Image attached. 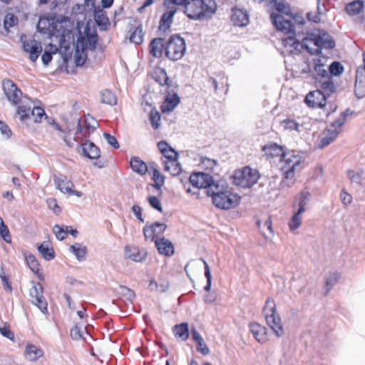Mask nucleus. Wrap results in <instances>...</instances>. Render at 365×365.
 <instances>
[{
    "instance_id": "nucleus-1",
    "label": "nucleus",
    "mask_w": 365,
    "mask_h": 365,
    "mask_svg": "<svg viewBox=\"0 0 365 365\" xmlns=\"http://www.w3.org/2000/svg\"><path fill=\"white\" fill-rule=\"evenodd\" d=\"M262 151L267 159L280 157L281 160L284 162V165L281 168L284 175V180L282 181V185L290 187L294 183L295 168L300 163V157L294 155L288 157L284 148L276 143H269L264 145L262 148Z\"/></svg>"
},
{
    "instance_id": "nucleus-2",
    "label": "nucleus",
    "mask_w": 365,
    "mask_h": 365,
    "mask_svg": "<svg viewBox=\"0 0 365 365\" xmlns=\"http://www.w3.org/2000/svg\"><path fill=\"white\" fill-rule=\"evenodd\" d=\"M270 19L276 29L284 34L295 35V25L302 26L305 24L304 17L299 14H293L284 16L282 14L272 13Z\"/></svg>"
},
{
    "instance_id": "nucleus-3",
    "label": "nucleus",
    "mask_w": 365,
    "mask_h": 365,
    "mask_svg": "<svg viewBox=\"0 0 365 365\" xmlns=\"http://www.w3.org/2000/svg\"><path fill=\"white\" fill-rule=\"evenodd\" d=\"M263 312L267 325L272 329L275 335L278 337L283 336L284 331L282 320L279 315L276 312V304L274 299L268 298L266 300Z\"/></svg>"
},
{
    "instance_id": "nucleus-4",
    "label": "nucleus",
    "mask_w": 365,
    "mask_h": 365,
    "mask_svg": "<svg viewBox=\"0 0 365 365\" xmlns=\"http://www.w3.org/2000/svg\"><path fill=\"white\" fill-rule=\"evenodd\" d=\"M185 41L179 34L172 35L165 43V53L172 61L181 59L185 52Z\"/></svg>"
},
{
    "instance_id": "nucleus-5",
    "label": "nucleus",
    "mask_w": 365,
    "mask_h": 365,
    "mask_svg": "<svg viewBox=\"0 0 365 365\" xmlns=\"http://www.w3.org/2000/svg\"><path fill=\"white\" fill-rule=\"evenodd\" d=\"M260 175L256 169L249 166L236 170L232 176L233 183L243 188H249L256 184Z\"/></svg>"
},
{
    "instance_id": "nucleus-6",
    "label": "nucleus",
    "mask_w": 365,
    "mask_h": 365,
    "mask_svg": "<svg viewBox=\"0 0 365 365\" xmlns=\"http://www.w3.org/2000/svg\"><path fill=\"white\" fill-rule=\"evenodd\" d=\"M240 196L231 191L230 189L214 197L212 203L218 208L229 210L237 207L240 202Z\"/></svg>"
},
{
    "instance_id": "nucleus-7",
    "label": "nucleus",
    "mask_w": 365,
    "mask_h": 365,
    "mask_svg": "<svg viewBox=\"0 0 365 365\" xmlns=\"http://www.w3.org/2000/svg\"><path fill=\"white\" fill-rule=\"evenodd\" d=\"M185 14L190 19H202L205 17V2L203 0H186Z\"/></svg>"
},
{
    "instance_id": "nucleus-8",
    "label": "nucleus",
    "mask_w": 365,
    "mask_h": 365,
    "mask_svg": "<svg viewBox=\"0 0 365 365\" xmlns=\"http://www.w3.org/2000/svg\"><path fill=\"white\" fill-rule=\"evenodd\" d=\"M4 92L7 99L14 105H17L21 101V91L10 79H4L2 82Z\"/></svg>"
},
{
    "instance_id": "nucleus-9",
    "label": "nucleus",
    "mask_w": 365,
    "mask_h": 365,
    "mask_svg": "<svg viewBox=\"0 0 365 365\" xmlns=\"http://www.w3.org/2000/svg\"><path fill=\"white\" fill-rule=\"evenodd\" d=\"M327 98L326 96L321 92L319 89L310 91L305 97L304 102L309 107L312 108H322L326 106Z\"/></svg>"
},
{
    "instance_id": "nucleus-10",
    "label": "nucleus",
    "mask_w": 365,
    "mask_h": 365,
    "mask_svg": "<svg viewBox=\"0 0 365 365\" xmlns=\"http://www.w3.org/2000/svg\"><path fill=\"white\" fill-rule=\"evenodd\" d=\"M167 228V225L164 223L155 222L150 225L147 223L143 227V232L145 240L155 241L158 235L164 233Z\"/></svg>"
},
{
    "instance_id": "nucleus-11",
    "label": "nucleus",
    "mask_w": 365,
    "mask_h": 365,
    "mask_svg": "<svg viewBox=\"0 0 365 365\" xmlns=\"http://www.w3.org/2000/svg\"><path fill=\"white\" fill-rule=\"evenodd\" d=\"M189 180L192 186L207 190L210 183L213 182V178L210 174L199 172L192 173L190 176Z\"/></svg>"
},
{
    "instance_id": "nucleus-12",
    "label": "nucleus",
    "mask_w": 365,
    "mask_h": 365,
    "mask_svg": "<svg viewBox=\"0 0 365 365\" xmlns=\"http://www.w3.org/2000/svg\"><path fill=\"white\" fill-rule=\"evenodd\" d=\"M173 91L171 88L167 89L168 95L166 96L163 103L160 106L161 112L163 113L173 111L180 103V97L176 93H173V95H171V92Z\"/></svg>"
},
{
    "instance_id": "nucleus-13",
    "label": "nucleus",
    "mask_w": 365,
    "mask_h": 365,
    "mask_svg": "<svg viewBox=\"0 0 365 365\" xmlns=\"http://www.w3.org/2000/svg\"><path fill=\"white\" fill-rule=\"evenodd\" d=\"M230 189L227 182L223 180L215 181L210 183V186L208 187L207 190H205V193L208 196L212 197V200H214V197H217V195H221L224 192Z\"/></svg>"
},
{
    "instance_id": "nucleus-14",
    "label": "nucleus",
    "mask_w": 365,
    "mask_h": 365,
    "mask_svg": "<svg viewBox=\"0 0 365 365\" xmlns=\"http://www.w3.org/2000/svg\"><path fill=\"white\" fill-rule=\"evenodd\" d=\"M82 155L91 160L98 159L100 157V149L91 141L86 140L80 145Z\"/></svg>"
},
{
    "instance_id": "nucleus-15",
    "label": "nucleus",
    "mask_w": 365,
    "mask_h": 365,
    "mask_svg": "<svg viewBox=\"0 0 365 365\" xmlns=\"http://www.w3.org/2000/svg\"><path fill=\"white\" fill-rule=\"evenodd\" d=\"M158 148L166 159L164 161L178 160L179 153L173 148L166 141L160 140L157 144Z\"/></svg>"
},
{
    "instance_id": "nucleus-16",
    "label": "nucleus",
    "mask_w": 365,
    "mask_h": 365,
    "mask_svg": "<svg viewBox=\"0 0 365 365\" xmlns=\"http://www.w3.org/2000/svg\"><path fill=\"white\" fill-rule=\"evenodd\" d=\"M231 21L234 26L243 27L249 23V15L246 10L235 9H232Z\"/></svg>"
},
{
    "instance_id": "nucleus-17",
    "label": "nucleus",
    "mask_w": 365,
    "mask_h": 365,
    "mask_svg": "<svg viewBox=\"0 0 365 365\" xmlns=\"http://www.w3.org/2000/svg\"><path fill=\"white\" fill-rule=\"evenodd\" d=\"M155 243L160 255L170 257L174 254V247L169 240L162 237L156 239Z\"/></svg>"
},
{
    "instance_id": "nucleus-18",
    "label": "nucleus",
    "mask_w": 365,
    "mask_h": 365,
    "mask_svg": "<svg viewBox=\"0 0 365 365\" xmlns=\"http://www.w3.org/2000/svg\"><path fill=\"white\" fill-rule=\"evenodd\" d=\"M53 180L56 187L63 193H68L74 187L72 181L63 174L54 175Z\"/></svg>"
},
{
    "instance_id": "nucleus-19",
    "label": "nucleus",
    "mask_w": 365,
    "mask_h": 365,
    "mask_svg": "<svg viewBox=\"0 0 365 365\" xmlns=\"http://www.w3.org/2000/svg\"><path fill=\"white\" fill-rule=\"evenodd\" d=\"M153 79L159 83L160 86H166L167 89H170L173 86V82L168 76L165 68H156L152 74Z\"/></svg>"
},
{
    "instance_id": "nucleus-20",
    "label": "nucleus",
    "mask_w": 365,
    "mask_h": 365,
    "mask_svg": "<svg viewBox=\"0 0 365 365\" xmlns=\"http://www.w3.org/2000/svg\"><path fill=\"white\" fill-rule=\"evenodd\" d=\"M93 7V18L96 24L101 27V29L106 30L110 24L108 17L106 16L103 9L99 6H96L94 4Z\"/></svg>"
},
{
    "instance_id": "nucleus-21",
    "label": "nucleus",
    "mask_w": 365,
    "mask_h": 365,
    "mask_svg": "<svg viewBox=\"0 0 365 365\" xmlns=\"http://www.w3.org/2000/svg\"><path fill=\"white\" fill-rule=\"evenodd\" d=\"M250 329L255 339L263 344L267 340V328L257 322L250 324Z\"/></svg>"
},
{
    "instance_id": "nucleus-22",
    "label": "nucleus",
    "mask_w": 365,
    "mask_h": 365,
    "mask_svg": "<svg viewBox=\"0 0 365 365\" xmlns=\"http://www.w3.org/2000/svg\"><path fill=\"white\" fill-rule=\"evenodd\" d=\"M354 92L358 98L365 97V76L359 68L356 70Z\"/></svg>"
},
{
    "instance_id": "nucleus-23",
    "label": "nucleus",
    "mask_w": 365,
    "mask_h": 365,
    "mask_svg": "<svg viewBox=\"0 0 365 365\" xmlns=\"http://www.w3.org/2000/svg\"><path fill=\"white\" fill-rule=\"evenodd\" d=\"M125 252L129 259L135 262H142L147 256V252L145 250H140L136 247L126 246L125 247Z\"/></svg>"
},
{
    "instance_id": "nucleus-24",
    "label": "nucleus",
    "mask_w": 365,
    "mask_h": 365,
    "mask_svg": "<svg viewBox=\"0 0 365 365\" xmlns=\"http://www.w3.org/2000/svg\"><path fill=\"white\" fill-rule=\"evenodd\" d=\"M130 166L134 173L140 175H145L148 172L147 164L138 156L130 158Z\"/></svg>"
},
{
    "instance_id": "nucleus-25",
    "label": "nucleus",
    "mask_w": 365,
    "mask_h": 365,
    "mask_svg": "<svg viewBox=\"0 0 365 365\" xmlns=\"http://www.w3.org/2000/svg\"><path fill=\"white\" fill-rule=\"evenodd\" d=\"M165 47L164 38H155L150 43V53L154 57L160 58L165 50Z\"/></svg>"
},
{
    "instance_id": "nucleus-26",
    "label": "nucleus",
    "mask_w": 365,
    "mask_h": 365,
    "mask_svg": "<svg viewBox=\"0 0 365 365\" xmlns=\"http://www.w3.org/2000/svg\"><path fill=\"white\" fill-rule=\"evenodd\" d=\"M339 134V130H332L329 127L324 131V135L320 139V141L318 144V148H323L327 146L336 138Z\"/></svg>"
},
{
    "instance_id": "nucleus-27",
    "label": "nucleus",
    "mask_w": 365,
    "mask_h": 365,
    "mask_svg": "<svg viewBox=\"0 0 365 365\" xmlns=\"http://www.w3.org/2000/svg\"><path fill=\"white\" fill-rule=\"evenodd\" d=\"M43 355V351L34 344H27L25 349V356L30 361H36Z\"/></svg>"
},
{
    "instance_id": "nucleus-28",
    "label": "nucleus",
    "mask_w": 365,
    "mask_h": 365,
    "mask_svg": "<svg viewBox=\"0 0 365 365\" xmlns=\"http://www.w3.org/2000/svg\"><path fill=\"white\" fill-rule=\"evenodd\" d=\"M176 9L173 7L163 14L160 20L159 29L160 30L166 31L170 27Z\"/></svg>"
},
{
    "instance_id": "nucleus-29",
    "label": "nucleus",
    "mask_w": 365,
    "mask_h": 365,
    "mask_svg": "<svg viewBox=\"0 0 365 365\" xmlns=\"http://www.w3.org/2000/svg\"><path fill=\"white\" fill-rule=\"evenodd\" d=\"M38 252L41 257L46 261H50L55 258L56 254L53 247L49 246L46 242H43L37 247Z\"/></svg>"
},
{
    "instance_id": "nucleus-30",
    "label": "nucleus",
    "mask_w": 365,
    "mask_h": 365,
    "mask_svg": "<svg viewBox=\"0 0 365 365\" xmlns=\"http://www.w3.org/2000/svg\"><path fill=\"white\" fill-rule=\"evenodd\" d=\"M319 91L326 96L328 99L329 96L336 91V86L332 81L331 77H328L327 80L319 81Z\"/></svg>"
},
{
    "instance_id": "nucleus-31",
    "label": "nucleus",
    "mask_w": 365,
    "mask_h": 365,
    "mask_svg": "<svg viewBox=\"0 0 365 365\" xmlns=\"http://www.w3.org/2000/svg\"><path fill=\"white\" fill-rule=\"evenodd\" d=\"M173 332L176 337L182 341H186L189 337V325L187 322H182L173 327Z\"/></svg>"
},
{
    "instance_id": "nucleus-32",
    "label": "nucleus",
    "mask_w": 365,
    "mask_h": 365,
    "mask_svg": "<svg viewBox=\"0 0 365 365\" xmlns=\"http://www.w3.org/2000/svg\"><path fill=\"white\" fill-rule=\"evenodd\" d=\"M164 170L170 173L173 176H178L182 173V167L178 160L171 161H163Z\"/></svg>"
},
{
    "instance_id": "nucleus-33",
    "label": "nucleus",
    "mask_w": 365,
    "mask_h": 365,
    "mask_svg": "<svg viewBox=\"0 0 365 365\" xmlns=\"http://www.w3.org/2000/svg\"><path fill=\"white\" fill-rule=\"evenodd\" d=\"M364 8V1L362 0H354L345 6L346 12L350 16H354L362 10Z\"/></svg>"
},
{
    "instance_id": "nucleus-34",
    "label": "nucleus",
    "mask_w": 365,
    "mask_h": 365,
    "mask_svg": "<svg viewBox=\"0 0 365 365\" xmlns=\"http://www.w3.org/2000/svg\"><path fill=\"white\" fill-rule=\"evenodd\" d=\"M69 250L76 256L78 261H83L86 259L87 248L79 243H76L70 247Z\"/></svg>"
},
{
    "instance_id": "nucleus-35",
    "label": "nucleus",
    "mask_w": 365,
    "mask_h": 365,
    "mask_svg": "<svg viewBox=\"0 0 365 365\" xmlns=\"http://www.w3.org/2000/svg\"><path fill=\"white\" fill-rule=\"evenodd\" d=\"M275 9L279 12L278 14H282L284 16L290 15L291 6L285 3L284 0H272Z\"/></svg>"
},
{
    "instance_id": "nucleus-36",
    "label": "nucleus",
    "mask_w": 365,
    "mask_h": 365,
    "mask_svg": "<svg viewBox=\"0 0 365 365\" xmlns=\"http://www.w3.org/2000/svg\"><path fill=\"white\" fill-rule=\"evenodd\" d=\"M340 279V274L337 272L331 273L325 279L326 292L325 295L331 291L333 287L339 282Z\"/></svg>"
},
{
    "instance_id": "nucleus-37",
    "label": "nucleus",
    "mask_w": 365,
    "mask_h": 365,
    "mask_svg": "<svg viewBox=\"0 0 365 365\" xmlns=\"http://www.w3.org/2000/svg\"><path fill=\"white\" fill-rule=\"evenodd\" d=\"M101 103L115 106L117 103V98L110 90L105 89L101 92Z\"/></svg>"
},
{
    "instance_id": "nucleus-38",
    "label": "nucleus",
    "mask_w": 365,
    "mask_h": 365,
    "mask_svg": "<svg viewBox=\"0 0 365 365\" xmlns=\"http://www.w3.org/2000/svg\"><path fill=\"white\" fill-rule=\"evenodd\" d=\"M129 39L130 42L134 43L135 44H140L143 43V33L141 25H139L137 27L134 28L133 31L131 32Z\"/></svg>"
},
{
    "instance_id": "nucleus-39",
    "label": "nucleus",
    "mask_w": 365,
    "mask_h": 365,
    "mask_svg": "<svg viewBox=\"0 0 365 365\" xmlns=\"http://www.w3.org/2000/svg\"><path fill=\"white\" fill-rule=\"evenodd\" d=\"M314 70L317 75L322 78H328L330 76L329 73L324 68V64L319 58L314 60Z\"/></svg>"
},
{
    "instance_id": "nucleus-40",
    "label": "nucleus",
    "mask_w": 365,
    "mask_h": 365,
    "mask_svg": "<svg viewBox=\"0 0 365 365\" xmlns=\"http://www.w3.org/2000/svg\"><path fill=\"white\" fill-rule=\"evenodd\" d=\"M118 294L130 302H132L135 298V292L123 285H120L118 287Z\"/></svg>"
},
{
    "instance_id": "nucleus-41",
    "label": "nucleus",
    "mask_w": 365,
    "mask_h": 365,
    "mask_svg": "<svg viewBox=\"0 0 365 365\" xmlns=\"http://www.w3.org/2000/svg\"><path fill=\"white\" fill-rule=\"evenodd\" d=\"M303 214L302 209L297 210L294 215L292 217L289 222L290 230H297L302 224V215Z\"/></svg>"
},
{
    "instance_id": "nucleus-42",
    "label": "nucleus",
    "mask_w": 365,
    "mask_h": 365,
    "mask_svg": "<svg viewBox=\"0 0 365 365\" xmlns=\"http://www.w3.org/2000/svg\"><path fill=\"white\" fill-rule=\"evenodd\" d=\"M43 288L41 283L37 282L34 283L33 287L30 289L29 295L33 299V300H36L43 297Z\"/></svg>"
},
{
    "instance_id": "nucleus-43",
    "label": "nucleus",
    "mask_w": 365,
    "mask_h": 365,
    "mask_svg": "<svg viewBox=\"0 0 365 365\" xmlns=\"http://www.w3.org/2000/svg\"><path fill=\"white\" fill-rule=\"evenodd\" d=\"M310 193L307 191H302L299 196L296 198V200L299 201V208L298 210H302L304 213L306 210L305 207L307 205L308 202L309 201Z\"/></svg>"
},
{
    "instance_id": "nucleus-44",
    "label": "nucleus",
    "mask_w": 365,
    "mask_h": 365,
    "mask_svg": "<svg viewBox=\"0 0 365 365\" xmlns=\"http://www.w3.org/2000/svg\"><path fill=\"white\" fill-rule=\"evenodd\" d=\"M34 44H32V46L29 48V59L32 62H36L38 59L39 54L42 51V46L40 43H37L36 41H34Z\"/></svg>"
},
{
    "instance_id": "nucleus-45",
    "label": "nucleus",
    "mask_w": 365,
    "mask_h": 365,
    "mask_svg": "<svg viewBox=\"0 0 365 365\" xmlns=\"http://www.w3.org/2000/svg\"><path fill=\"white\" fill-rule=\"evenodd\" d=\"M347 175L351 182L361 185L365 187V178H363L359 173L349 170L347 171Z\"/></svg>"
},
{
    "instance_id": "nucleus-46",
    "label": "nucleus",
    "mask_w": 365,
    "mask_h": 365,
    "mask_svg": "<svg viewBox=\"0 0 365 365\" xmlns=\"http://www.w3.org/2000/svg\"><path fill=\"white\" fill-rule=\"evenodd\" d=\"M25 259H26V263L28 264V266L29 267V268L31 269V270L38 274V272H39V262L38 261V259H36V257L33 255H29L28 256H26L25 257Z\"/></svg>"
},
{
    "instance_id": "nucleus-47",
    "label": "nucleus",
    "mask_w": 365,
    "mask_h": 365,
    "mask_svg": "<svg viewBox=\"0 0 365 365\" xmlns=\"http://www.w3.org/2000/svg\"><path fill=\"white\" fill-rule=\"evenodd\" d=\"M281 123L285 130H288L289 131L296 130L297 132H300L301 125L295 120L287 118L282 121Z\"/></svg>"
},
{
    "instance_id": "nucleus-48",
    "label": "nucleus",
    "mask_w": 365,
    "mask_h": 365,
    "mask_svg": "<svg viewBox=\"0 0 365 365\" xmlns=\"http://www.w3.org/2000/svg\"><path fill=\"white\" fill-rule=\"evenodd\" d=\"M19 22V19L14 14L9 13L6 15L4 21V29L9 32V28L16 25Z\"/></svg>"
},
{
    "instance_id": "nucleus-49",
    "label": "nucleus",
    "mask_w": 365,
    "mask_h": 365,
    "mask_svg": "<svg viewBox=\"0 0 365 365\" xmlns=\"http://www.w3.org/2000/svg\"><path fill=\"white\" fill-rule=\"evenodd\" d=\"M31 115L34 117V121L36 123L41 122L43 117L48 118L44 109L39 106H34Z\"/></svg>"
},
{
    "instance_id": "nucleus-50",
    "label": "nucleus",
    "mask_w": 365,
    "mask_h": 365,
    "mask_svg": "<svg viewBox=\"0 0 365 365\" xmlns=\"http://www.w3.org/2000/svg\"><path fill=\"white\" fill-rule=\"evenodd\" d=\"M31 111L30 106L22 105L18 106L16 113L19 115L20 120L24 122L29 118Z\"/></svg>"
},
{
    "instance_id": "nucleus-51",
    "label": "nucleus",
    "mask_w": 365,
    "mask_h": 365,
    "mask_svg": "<svg viewBox=\"0 0 365 365\" xmlns=\"http://www.w3.org/2000/svg\"><path fill=\"white\" fill-rule=\"evenodd\" d=\"M202 261L203 264H204L205 276L206 279H207V283H206V285L204 287V290L205 292H209L211 289V286H212V274H211V271H210V268L207 262L204 259H202Z\"/></svg>"
},
{
    "instance_id": "nucleus-52",
    "label": "nucleus",
    "mask_w": 365,
    "mask_h": 365,
    "mask_svg": "<svg viewBox=\"0 0 365 365\" xmlns=\"http://www.w3.org/2000/svg\"><path fill=\"white\" fill-rule=\"evenodd\" d=\"M328 69L330 77H331L332 75L337 76L343 72L344 67L341 63L338 61H334L330 64Z\"/></svg>"
},
{
    "instance_id": "nucleus-53",
    "label": "nucleus",
    "mask_w": 365,
    "mask_h": 365,
    "mask_svg": "<svg viewBox=\"0 0 365 365\" xmlns=\"http://www.w3.org/2000/svg\"><path fill=\"white\" fill-rule=\"evenodd\" d=\"M312 40L314 44L318 47L314 53L317 55L320 54L322 53V48H324V32L321 34L313 35Z\"/></svg>"
},
{
    "instance_id": "nucleus-54",
    "label": "nucleus",
    "mask_w": 365,
    "mask_h": 365,
    "mask_svg": "<svg viewBox=\"0 0 365 365\" xmlns=\"http://www.w3.org/2000/svg\"><path fill=\"white\" fill-rule=\"evenodd\" d=\"M48 46H49V47L53 48V51H45L44 53H43V55L41 56V61H42V63H43V65H45V66H48V63L51 61L52 54L56 53L58 51V48L56 47V45L50 43Z\"/></svg>"
},
{
    "instance_id": "nucleus-55",
    "label": "nucleus",
    "mask_w": 365,
    "mask_h": 365,
    "mask_svg": "<svg viewBox=\"0 0 365 365\" xmlns=\"http://www.w3.org/2000/svg\"><path fill=\"white\" fill-rule=\"evenodd\" d=\"M288 35H289V36L287 38L283 40V44L284 45V46H290L294 47V48L296 50H297L299 46L302 47V45L301 44L299 41H298L295 38V35H292V34H288Z\"/></svg>"
},
{
    "instance_id": "nucleus-56",
    "label": "nucleus",
    "mask_w": 365,
    "mask_h": 365,
    "mask_svg": "<svg viewBox=\"0 0 365 365\" xmlns=\"http://www.w3.org/2000/svg\"><path fill=\"white\" fill-rule=\"evenodd\" d=\"M87 58V55L85 51L78 49L75 50L74 60L76 66H82Z\"/></svg>"
},
{
    "instance_id": "nucleus-57",
    "label": "nucleus",
    "mask_w": 365,
    "mask_h": 365,
    "mask_svg": "<svg viewBox=\"0 0 365 365\" xmlns=\"http://www.w3.org/2000/svg\"><path fill=\"white\" fill-rule=\"evenodd\" d=\"M150 123L152 125V127L154 129H158L160 126V115L155 109H152L150 112Z\"/></svg>"
},
{
    "instance_id": "nucleus-58",
    "label": "nucleus",
    "mask_w": 365,
    "mask_h": 365,
    "mask_svg": "<svg viewBox=\"0 0 365 365\" xmlns=\"http://www.w3.org/2000/svg\"><path fill=\"white\" fill-rule=\"evenodd\" d=\"M66 226L56 225L53 227V232L58 240H63L66 237Z\"/></svg>"
},
{
    "instance_id": "nucleus-59",
    "label": "nucleus",
    "mask_w": 365,
    "mask_h": 365,
    "mask_svg": "<svg viewBox=\"0 0 365 365\" xmlns=\"http://www.w3.org/2000/svg\"><path fill=\"white\" fill-rule=\"evenodd\" d=\"M32 304L36 306L43 314L48 312V303L44 297L36 300H32Z\"/></svg>"
},
{
    "instance_id": "nucleus-60",
    "label": "nucleus",
    "mask_w": 365,
    "mask_h": 365,
    "mask_svg": "<svg viewBox=\"0 0 365 365\" xmlns=\"http://www.w3.org/2000/svg\"><path fill=\"white\" fill-rule=\"evenodd\" d=\"M88 46L87 36H83L81 34L77 37L76 43L75 45V50L78 49L80 51H85Z\"/></svg>"
},
{
    "instance_id": "nucleus-61",
    "label": "nucleus",
    "mask_w": 365,
    "mask_h": 365,
    "mask_svg": "<svg viewBox=\"0 0 365 365\" xmlns=\"http://www.w3.org/2000/svg\"><path fill=\"white\" fill-rule=\"evenodd\" d=\"M148 202L151 207L153 209L159 211L160 212H163V207L162 205L159 200V199L156 196H148Z\"/></svg>"
},
{
    "instance_id": "nucleus-62",
    "label": "nucleus",
    "mask_w": 365,
    "mask_h": 365,
    "mask_svg": "<svg viewBox=\"0 0 365 365\" xmlns=\"http://www.w3.org/2000/svg\"><path fill=\"white\" fill-rule=\"evenodd\" d=\"M70 335L73 340H79L83 339V331L81 327H79L78 324H76L71 328Z\"/></svg>"
},
{
    "instance_id": "nucleus-63",
    "label": "nucleus",
    "mask_w": 365,
    "mask_h": 365,
    "mask_svg": "<svg viewBox=\"0 0 365 365\" xmlns=\"http://www.w3.org/2000/svg\"><path fill=\"white\" fill-rule=\"evenodd\" d=\"M324 48L332 49L335 47L336 43L333 38L326 31H324Z\"/></svg>"
},
{
    "instance_id": "nucleus-64",
    "label": "nucleus",
    "mask_w": 365,
    "mask_h": 365,
    "mask_svg": "<svg viewBox=\"0 0 365 365\" xmlns=\"http://www.w3.org/2000/svg\"><path fill=\"white\" fill-rule=\"evenodd\" d=\"M346 120L344 116H340L337 118L334 121H333L330 125L329 128L332 130H339V133L341 130L342 125L345 123Z\"/></svg>"
}]
</instances>
